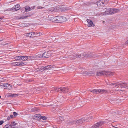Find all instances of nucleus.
<instances>
[{"label":"nucleus","instance_id":"45","mask_svg":"<svg viewBox=\"0 0 128 128\" xmlns=\"http://www.w3.org/2000/svg\"><path fill=\"white\" fill-rule=\"evenodd\" d=\"M113 126V127H114V128H117V127H115V126Z\"/></svg>","mask_w":128,"mask_h":128},{"label":"nucleus","instance_id":"3","mask_svg":"<svg viewBox=\"0 0 128 128\" xmlns=\"http://www.w3.org/2000/svg\"><path fill=\"white\" fill-rule=\"evenodd\" d=\"M113 74L112 72H111L110 71H108L107 72L105 71H100L97 72V75L98 76H104L105 75H106L112 76Z\"/></svg>","mask_w":128,"mask_h":128},{"label":"nucleus","instance_id":"6","mask_svg":"<svg viewBox=\"0 0 128 128\" xmlns=\"http://www.w3.org/2000/svg\"><path fill=\"white\" fill-rule=\"evenodd\" d=\"M105 123V122L104 121L99 122L94 125L91 127V128H99L103 125Z\"/></svg>","mask_w":128,"mask_h":128},{"label":"nucleus","instance_id":"13","mask_svg":"<svg viewBox=\"0 0 128 128\" xmlns=\"http://www.w3.org/2000/svg\"><path fill=\"white\" fill-rule=\"evenodd\" d=\"M20 8V7L19 4H18L15 5L12 8V10L16 11L19 10Z\"/></svg>","mask_w":128,"mask_h":128},{"label":"nucleus","instance_id":"34","mask_svg":"<svg viewBox=\"0 0 128 128\" xmlns=\"http://www.w3.org/2000/svg\"><path fill=\"white\" fill-rule=\"evenodd\" d=\"M13 114L14 116H16L18 115L17 114L16 112H14L13 113Z\"/></svg>","mask_w":128,"mask_h":128},{"label":"nucleus","instance_id":"2","mask_svg":"<svg viewBox=\"0 0 128 128\" xmlns=\"http://www.w3.org/2000/svg\"><path fill=\"white\" fill-rule=\"evenodd\" d=\"M90 92L96 94H102L104 93H106L108 92V91L106 90L103 89H94L90 90Z\"/></svg>","mask_w":128,"mask_h":128},{"label":"nucleus","instance_id":"37","mask_svg":"<svg viewBox=\"0 0 128 128\" xmlns=\"http://www.w3.org/2000/svg\"><path fill=\"white\" fill-rule=\"evenodd\" d=\"M4 18V16L2 17L0 16V21H1L2 19H3Z\"/></svg>","mask_w":128,"mask_h":128},{"label":"nucleus","instance_id":"10","mask_svg":"<svg viewBox=\"0 0 128 128\" xmlns=\"http://www.w3.org/2000/svg\"><path fill=\"white\" fill-rule=\"evenodd\" d=\"M118 85H120L122 88H126L127 87L128 88V86H127L126 85V83H118V84H115V86Z\"/></svg>","mask_w":128,"mask_h":128},{"label":"nucleus","instance_id":"17","mask_svg":"<svg viewBox=\"0 0 128 128\" xmlns=\"http://www.w3.org/2000/svg\"><path fill=\"white\" fill-rule=\"evenodd\" d=\"M35 59H36L38 58H40L42 56L41 54H36L34 55Z\"/></svg>","mask_w":128,"mask_h":128},{"label":"nucleus","instance_id":"24","mask_svg":"<svg viewBox=\"0 0 128 128\" xmlns=\"http://www.w3.org/2000/svg\"><path fill=\"white\" fill-rule=\"evenodd\" d=\"M24 34V36H25L31 38V34H30V32L29 33H27L25 34Z\"/></svg>","mask_w":128,"mask_h":128},{"label":"nucleus","instance_id":"46","mask_svg":"<svg viewBox=\"0 0 128 128\" xmlns=\"http://www.w3.org/2000/svg\"><path fill=\"white\" fill-rule=\"evenodd\" d=\"M126 42L128 44V40Z\"/></svg>","mask_w":128,"mask_h":128},{"label":"nucleus","instance_id":"20","mask_svg":"<svg viewBox=\"0 0 128 128\" xmlns=\"http://www.w3.org/2000/svg\"><path fill=\"white\" fill-rule=\"evenodd\" d=\"M31 35V38H33L34 37H36V35H35L36 33L34 32H30Z\"/></svg>","mask_w":128,"mask_h":128},{"label":"nucleus","instance_id":"42","mask_svg":"<svg viewBox=\"0 0 128 128\" xmlns=\"http://www.w3.org/2000/svg\"><path fill=\"white\" fill-rule=\"evenodd\" d=\"M38 34H39V36H40L42 35V34L41 32H39L38 33Z\"/></svg>","mask_w":128,"mask_h":128},{"label":"nucleus","instance_id":"27","mask_svg":"<svg viewBox=\"0 0 128 128\" xmlns=\"http://www.w3.org/2000/svg\"><path fill=\"white\" fill-rule=\"evenodd\" d=\"M53 66H51L50 65H49L46 66V68L48 70L50 68H52Z\"/></svg>","mask_w":128,"mask_h":128},{"label":"nucleus","instance_id":"11","mask_svg":"<svg viewBox=\"0 0 128 128\" xmlns=\"http://www.w3.org/2000/svg\"><path fill=\"white\" fill-rule=\"evenodd\" d=\"M42 56L44 58H48L50 56V54L49 52H45L42 54Z\"/></svg>","mask_w":128,"mask_h":128},{"label":"nucleus","instance_id":"23","mask_svg":"<svg viewBox=\"0 0 128 128\" xmlns=\"http://www.w3.org/2000/svg\"><path fill=\"white\" fill-rule=\"evenodd\" d=\"M30 16V14H28L26 16H24L21 17L20 18V19H23L24 18H26Z\"/></svg>","mask_w":128,"mask_h":128},{"label":"nucleus","instance_id":"21","mask_svg":"<svg viewBox=\"0 0 128 128\" xmlns=\"http://www.w3.org/2000/svg\"><path fill=\"white\" fill-rule=\"evenodd\" d=\"M5 87H6V88L8 89H10L11 88L10 85L8 84H6L4 85Z\"/></svg>","mask_w":128,"mask_h":128},{"label":"nucleus","instance_id":"48","mask_svg":"<svg viewBox=\"0 0 128 128\" xmlns=\"http://www.w3.org/2000/svg\"><path fill=\"white\" fill-rule=\"evenodd\" d=\"M1 98V96H0V98Z\"/></svg>","mask_w":128,"mask_h":128},{"label":"nucleus","instance_id":"47","mask_svg":"<svg viewBox=\"0 0 128 128\" xmlns=\"http://www.w3.org/2000/svg\"><path fill=\"white\" fill-rule=\"evenodd\" d=\"M12 128H15V127H12Z\"/></svg>","mask_w":128,"mask_h":128},{"label":"nucleus","instance_id":"41","mask_svg":"<svg viewBox=\"0 0 128 128\" xmlns=\"http://www.w3.org/2000/svg\"><path fill=\"white\" fill-rule=\"evenodd\" d=\"M12 10V8L11 9L10 8H8L7 9V10L9 11V10Z\"/></svg>","mask_w":128,"mask_h":128},{"label":"nucleus","instance_id":"35","mask_svg":"<svg viewBox=\"0 0 128 128\" xmlns=\"http://www.w3.org/2000/svg\"><path fill=\"white\" fill-rule=\"evenodd\" d=\"M44 8V7L40 6H38L37 7V8L38 9H41L43 8Z\"/></svg>","mask_w":128,"mask_h":128},{"label":"nucleus","instance_id":"36","mask_svg":"<svg viewBox=\"0 0 128 128\" xmlns=\"http://www.w3.org/2000/svg\"><path fill=\"white\" fill-rule=\"evenodd\" d=\"M4 122L3 120L0 121V125H1L4 123Z\"/></svg>","mask_w":128,"mask_h":128},{"label":"nucleus","instance_id":"40","mask_svg":"<svg viewBox=\"0 0 128 128\" xmlns=\"http://www.w3.org/2000/svg\"><path fill=\"white\" fill-rule=\"evenodd\" d=\"M13 117V116L12 115H10V118H12Z\"/></svg>","mask_w":128,"mask_h":128},{"label":"nucleus","instance_id":"26","mask_svg":"<svg viewBox=\"0 0 128 128\" xmlns=\"http://www.w3.org/2000/svg\"><path fill=\"white\" fill-rule=\"evenodd\" d=\"M21 56H18L15 57L14 58L16 60H20Z\"/></svg>","mask_w":128,"mask_h":128},{"label":"nucleus","instance_id":"7","mask_svg":"<svg viewBox=\"0 0 128 128\" xmlns=\"http://www.w3.org/2000/svg\"><path fill=\"white\" fill-rule=\"evenodd\" d=\"M56 20H57V22H64L66 21V19L65 17L64 16H60L56 17Z\"/></svg>","mask_w":128,"mask_h":128},{"label":"nucleus","instance_id":"9","mask_svg":"<svg viewBox=\"0 0 128 128\" xmlns=\"http://www.w3.org/2000/svg\"><path fill=\"white\" fill-rule=\"evenodd\" d=\"M105 0H100L98 1L97 2V5L99 7V6H103L105 5Z\"/></svg>","mask_w":128,"mask_h":128},{"label":"nucleus","instance_id":"5","mask_svg":"<svg viewBox=\"0 0 128 128\" xmlns=\"http://www.w3.org/2000/svg\"><path fill=\"white\" fill-rule=\"evenodd\" d=\"M82 56V57H84L86 58H89L91 56L90 54H85V55L84 54H82V55L80 54H75L74 55V56H73V58H80L81 56Z\"/></svg>","mask_w":128,"mask_h":128},{"label":"nucleus","instance_id":"18","mask_svg":"<svg viewBox=\"0 0 128 128\" xmlns=\"http://www.w3.org/2000/svg\"><path fill=\"white\" fill-rule=\"evenodd\" d=\"M81 74H83L84 75H89L90 73H89L88 72L84 71H82L81 72Z\"/></svg>","mask_w":128,"mask_h":128},{"label":"nucleus","instance_id":"16","mask_svg":"<svg viewBox=\"0 0 128 128\" xmlns=\"http://www.w3.org/2000/svg\"><path fill=\"white\" fill-rule=\"evenodd\" d=\"M37 70L40 71L42 70H48L47 68H46V66H44L40 68H38L37 69Z\"/></svg>","mask_w":128,"mask_h":128},{"label":"nucleus","instance_id":"38","mask_svg":"<svg viewBox=\"0 0 128 128\" xmlns=\"http://www.w3.org/2000/svg\"><path fill=\"white\" fill-rule=\"evenodd\" d=\"M35 35H36V36H39V34H38V33L37 32L36 33Z\"/></svg>","mask_w":128,"mask_h":128},{"label":"nucleus","instance_id":"39","mask_svg":"<svg viewBox=\"0 0 128 128\" xmlns=\"http://www.w3.org/2000/svg\"><path fill=\"white\" fill-rule=\"evenodd\" d=\"M118 114V113L117 112H114L113 113V114L114 115H115V114Z\"/></svg>","mask_w":128,"mask_h":128},{"label":"nucleus","instance_id":"12","mask_svg":"<svg viewBox=\"0 0 128 128\" xmlns=\"http://www.w3.org/2000/svg\"><path fill=\"white\" fill-rule=\"evenodd\" d=\"M87 21L88 23V26L90 27L93 26H94V24L93 23L92 21L88 19L87 20Z\"/></svg>","mask_w":128,"mask_h":128},{"label":"nucleus","instance_id":"33","mask_svg":"<svg viewBox=\"0 0 128 128\" xmlns=\"http://www.w3.org/2000/svg\"><path fill=\"white\" fill-rule=\"evenodd\" d=\"M119 90V91H120V92H122L123 93H124V92H125V91L124 90H116V91H118Z\"/></svg>","mask_w":128,"mask_h":128},{"label":"nucleus","instance_id":"4","mask_svg":"<svg viewBox=\"0 0 128 128\" xmlns=\"http://www.w3.org/2000/svg\"><path fill=\"white\" fill-rule=\"evenodd\" d=\"M87 119L86 118H85L84 119H79L77 120H74L71 122V124H75L77 125L82 124L84 121H85Z\"/></svg>","mask_w":128,"mask_h":128},{"label":"nucleus","instance_id":"31","mask_svg":"<svg viewBox=\"0 0 128 128\" xmlns=\"http://www.w3.org/2000/svg\"><path fill=\"white\" fill-rule=\"evenodd\" d=\"M25 64V63L24 62L19 63V66H23Z\"/></svg>","mask_w":128,"mask_h":128},{"label":"nucleus","instance_id":"19","mask_svg":"<svg viewBox=\"0 0 128 128\" xmlns=\"http://www.w3.org/2000/svg\"><path fill=\"white\" fill-rule=\"evenodd\" d=\"M3 128H12V126L10 124H6Z\"/></svg>","mask_w":128,"mask_h":128},{"label":"nucleus","instance_id":"28","mask_svg":"<svg viewBox=\"0 0 128 128\" xmlns=\"http://www.w3.org/2000/svg\"><path fill=\"white\" fill-rule=\"evenodd\" d=\"M41 119H42L44 120H46V117L44 116H42L40 117Z\"/></svg>","mask_w":128,"mask_h":128},{"label":"nucleus","instance_id":"25","mask_svg":"<svg viewBox=\"0 0 128 128\" xmlns=\"http://www.w3.org/2000/svg\"><path fill=\"white\" fill-rule=\"evenodd\" d=\"M31 10V8L30 7H26L25 8V10L26 12H28L30 11Z\"/></svg>","mask_w":128,"mask_h":128},{"label":"nucleus","instance_id":"32","mask_svg":"<svg viewBox=\"0 0 128 128\" xmlns=\"http://www.w3.org/2000/svg\"><path fill=\"white\" fill-rule=\"evenodd\" d=\"M118 83H115L114 84H108L109 85H111V86H113V88H114V87H115L116 86H115V84H118Z\"/></svg>","mask_w":128,"mask_h":128},{"label":"nucleus","instance_id":"1","mask_svg":"<svg viewBox=\"0 0 128 128\" xmlns=\"http://www.w3.org/2000/svg\"><path fill=\"white\" fill-rule=\"evenodd\" d=\"M120 11V10L118 9L110 8L107 11H105L101 13L98 15L100 16H102L103 15L112 14L114 13H117Z\"/></svg>","mask_w":128,"mask_h":128},{"label":"nucleus","instance_id":"15","mask_svg":"<svg viewBox=\"0 0 128 128\" xmlns=\"http://www.w3.org/2000/svg\"><path fill=\"white\" fill-rule=\"evenodd\" d=\"M35 56L34 55L28 56V59L31 60H35Z\"/></svg>","mask_w":128,"mask_h":128},{"label":"nucleus","instance_id":"8","mask_svg":"<svg viewBox=\"0 0 128 128\" xmlns=\"http://www.w3.org/2000/svg\"><path fill=\"white\" fill-rule=\"evenodd\" d=\"M58 90L62 91L63 93L68 92V89L67 87H61L58 88Z\"/></svg>","mask_w":128,"mask_h":128},{"label":"nucleus","instance_id":"44","mask_svg":"<svg viewBox=\"0 0 128 128\" xmlns=\"http://www.w3.org/2000/svg\"><path fill=\"white\" fill-rule=\"evenodd\" d=\"M60 118L61 120V118H62L61 116L60 117Z\"/></svg>","mask_w":128,"mask_h":128},{"label":"nucleus","instance_id":"14","mask_svg":"<svg viewBox=\"0 0 128 128\" xmlns=\"http://www.w3.org/2000/svg\"><path fill=\"white\" fill-rule=\"evenodd\" d=\"M28 59V57L26 56H21L20 60L22 61L26 60Z\"/></svg>","mask_w":128,"mask_h":128},{"label":"nucleus","instance_id":"30","mask_svg":"<svg viewBox=\"0 0 128 128\" xmlns=\"http://www.w3.org/2000/svg\"><path fill=\"white\" fill-rule=\"evenodd\" d=\"M13 65L15 66H19V62H16L13 64Z\"/></svg>","mask_w":128,"mask_h":128},{"label":"nucleus","instance_id":"43","mask_svg":"<svg viewBox=\"0 0 128 128\" xmlns=\"http://www.w3.org/2000/svg\"><path fill=\"white\" fill-rule=\"evenodd\" d=\"M10 118L9 117H8V118H7L8 120H9L10 119Z\"/></svg>","mask_w":128,"mask_h":128},{"label":"nucleus","instance_id":"29","mask_svg":"<svg viewBox=\"0 0 128 128\" xmlns=\"http://www.w3.org/2000/svg\"><path fill=\"white\" fill-rule=\"evenodd\" d=\"M11 124H11V125L12 126V127L15 126L16 124L17 123H15V122L13 121L11 122Z\"/></svg>","mask_w":128,"mask_h":128},{"label":"nucleus","instance_id":"22","mask_svg":"<svg viewBox=\"0 0 128 128\" xmlns=\"http://www.w3.org/2000/svg\"><path fill=\"white\" fill-rule=\"evenodd\" d=\"M18 96L16 94H9V96L10 97H16Z\"/></svg>","mask_w":128,"mask_h":128}]
</instances>
